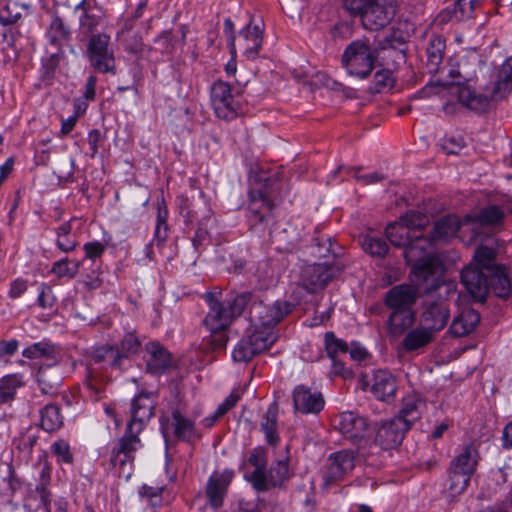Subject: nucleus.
I'll return each instance as SVG.
<instances>
[{"mask_svg": "<svg viewBox=\"0 0 512 512\" xmlns=\"http://www.w3.org/2000/svg\"><path fill=\"white\" fill-rule=\"evenodd\" d=\"M156 397L152 392L142 391L131 402L130 419L124 434L118 438L110 451V465L118 469L119 477L129 479L136 452L142 447L139 435L154 415Z\"/></svg>", "mask_w": 512, "mask_h": 512, "instance_id": "nucleus-1", "label": "nucleus"}, {"mask_svg": "<svg viewBox=\"0 0 512 512\" xmlns=\"http://www.w3.org/2000/svg\"><path fill=\"white\" fill-rule=\"evenodd\" d=\"M283 184L277 174L266 176L260 174L249 192L247 220L251 231L260 237L271 234L275 224L273 215L274 201Z\"/></svg>", "mask_w": 512, "mask_h": 512, "instance_id": "nucleus-2", "label": "nucleus"}, {"mask_svg": "<svg viewBox=\"0 0 512 512\" xmlns=\"http://www.w3.org/2000/svg\"><path fill=\"white\" fill-rule=\"evenodd\" d=\"M433 243L430 236L413 233V238L403 251L407 264L411 266L412 281L417 286L430 283L428 291L443 285L445 271L442 261L429 252Z\"/></svg>", "mask_w": 512, "mask_h": 512, "instance_id": "nucleus-3", "label": "nucleus"}, {"mask_svg": "<svg viewBox=\"0 0 512 512\" xmlns=\"http://www.w3.org/2000/svg\"><path fill=\"white\" fill-rule=\"evenodd\" d=\"M512 92V57L508 58L497 72V78L491 90L486 93H477L469 86L458 89V100L470 110L484 112L491 101L504 99Z\"/></svg>", "mask_w": 512, "mask_h": 512, "instance_id": "nucleus-4", "label": "nucleus"}, {"mask_svg": "<svg viewBox=\"0 0 512 512\" xmlns=\"http://www.w3.org/2000/svg\"><path fill=\"white\" fill-rule=\"evenodd\" d=\"M496 239L487 238L475 250V259L487 269L488 291H492L497 297L507 298L511 293V280L507 274V268L496 263Z\"/></svg>", "mask_w": 512, "mask_h": 512, "instance_id": "nucleus-5", "label": "nucleus"}, {"mask_svg": "<svg viewBox=\"0 0 512 512\" xmlns=\"http://www.w3.org/2000/svg\"><path fill=\"white\" fill-rule=\"evenodd\" d=\"M378 53L366 39L352 41L344 50L342 63L347 72L360 79L367 78L375 67Z\"/></svg>", "mask_w": 512, "mask_h": 512, "instance_id": "nucleus-6", "label": "nucleus"}, {"mask_svg": "<svg viewBox=\"0 0 512 512\" xmlns=\"http://www.w3.org/2000/svg\"><path fill=\"white\" fill-rule=\"evenodd\" d=\"M242 93L228 82L216 80L210 87V103L219 119L231 121L242 113Z\"/></svg>", "mask_w": 512, "mask_h": 512, "instance_id": "nucleus-7", "label": "nucleus"}, {"mask_svg": "<svg viewBox=\"0 0 512 512\" xmlns=\"http://www.w3.org/2000/svg\"><path fill=\"white\" fill-rule=\"evenodd\" d=\"M160 427L166 441L173 437L176 441L194 445L202 437L195 420L185 416L179 406L172 407L170 413L161 415Z\"/></svg>", "mask_w": 512, "mask_h": 512, "instance_id": "nucleus-8", "label": "nucleus"}, {"mask_svg": "<svg viewBox=\"0 0 512 512\" xmlns=\"http://www.w3.org/2000/svg\"><path fill=\"white\" fill-rule=\"evenodd\" d=\"M425 285L424 292L426 298L423 302L420 324L425 325L436 334L444 329L450 319L449 303L446 298L433 295L437 289L427 290L430 287V283Z\"/></svg>", "mask_w": 512, "mask_h": 512, "instance_id": "nucleus-9", "label": "nucleus"}, {"mask_svg": "<svg viewBox=\"0 0 512 512\" xmlns=\"http://www.w3.org/2000/svg\"><path fill=\"white\" fill-rule=\"evenodd\" d=\"M294 305L288 301H276L273 305H266L262 301L252 302L249 310L250 321L255 327L273 329L275 325L292 312Z\"/></svg>", "mask_w": 512, "mask_h": 512, "instance_id": "nucleus-10", "label": "nucleus"}, {"mask_svg": "<svg viewBox=\"0 0 512 512\" xmlns=\"http://www.w3.org/2000/svg\"><path fill=\"white\" fill-rule=\"evenodd\" d=\"M343 267L339 264L314 263L307 265L301 271L303 288L309 293L322 290L326 285L337 278Z\"/></svg>", "mask_w": 512, "mask_h": 512, "instance_id": "nucleus-11", "label": "nucleus"}, {"mask_svg": "<svg viewBox=\"0 0 512 512\" xmlns=\"http://www.w3.org/2000/svg\"><path fill=\"white\" fill-rule=\"evenodd\" d=\"M396 11V0H369L362 15V25L370 31L383 29L393 20Z\"/></svg>", "mask_w": 512, "mask_h": 512, "instance_id": "nucleus-12", "label": "nucleus"}, {"mask_svg": "<svg viewBox=\"0 0 512 512\" xmlns=\"http://www.w3.org/2000/svg\"><path fill=\"white\" fill-rule=\"evenodd\" d=\"M178 207L186 223L208 221L212 214L209 200L205 197L204 192L197 188H194V193L191 196L181 195L178 197Z\"/></svg>", "mask_w": 512, "mask_h": 512, "instance_id": "nucleus-13", "label": "nucleus"}, {"mask_svg": "<svg viewBox=\"0 0 512 512\" xmlns=\"http://www.w3.org/2000/svg\"><path fill=\"white\" fill-rule=\"evenodd\" d=\"M110 37L107 34H93L87 46V54L91 65L102 73L115 74V60L109 51Z\"/></svg>", "mask_w": 512, "mask_h": 512, "instance_id": "nucleus-14", "label": "nucleus"}, {"mask_svg": "<svg viewBox=\"0 0 512 512\" xmlns=\"http://www.w3.org/2000/svg\"><path fill=\"white\" fill-rule=\"evenodd\" d=\"M409 429L403 419L392 417L383 420L376 429L375 443L385 450L396 448L402 443Z\"/></svg>", "mask_w": 512, "mask_h": 512, "instance_id": "nucleus-15", "label": "nucleus"}, {"mask_svg": "<svg viewBox=\"0 0 512 512\" xmlns=\"http://www.w3.org/2000/svg\"><path fill=\"white\" fill-rule=\"evenodd\" d=\"M354 453L350 450H340L329 455L326 469L323 472L325 486L342 481L354 468Z\"/></svg>", "mask_w": 512, "mask_h": 512, "instance_id": "nucleus-16", "label": "nucleus"}, {"mask_svg": "<svg viewBox=\"0 0 512 512\" xmlns=\"http://www.w3.org/2000/svg\"><path fill=\"white\" fill-rule=\"evenodd\" d=\"M461 283L474 298L483 300L488 292L487 269L473 256V262L461 271Z\"/></svg>", "mask_w": 512, "mask_h": 512, "instance_id": "nucleus-17", "label": "nucleus"}, {"mask_svg": "<svg viewBox=\"0 0 512 512\" xmlns=\"http://www.w3.org/2000/svg\"><path fill=\"white\" fill-rule=\"evenodd\" d=\"M365 385L377 400L392 402L398 389L396 377L386 369H378L366 376Z\"/></svg>", "mask_w": 512, "mask_h": 512, "instance_id": "nucleus-18", "label": "nucleus"}, {"mask_svg": "<svg viewBox=\"0 0 512 512\" xmlns=\"http://www.w3.org/2000/svg\"><path fill=\"white\" fill-rule=\"evenodd\" d=\"M143 360L146 372L152 375H162L173 365V355L159 341L145 344Z\"/></svg>", "mask_w": 512, "mask_h": 512, "instance_id": "nucleus-19", "label": "nucleus"}, {"mask_svg": "<svg viewBox=\"0 0 512 512\" xmlns=\"http://www.w3.org/2000/svg\"><path fill=\"white\" fill-rule=\"evenodd\" d=\"M204 298L209 307L204 325L211 333L225 331L233 321L227 306L212 292H207Z\"/></svg>", "mask_w": 512, "mask_h": 512, "instance_id": "nucleus-20", "label": "nucleus"}, {"mask_svg": "<svg viewBox=\"0 0 512 512\" xmlns=\"http://www.w3.org/2000/svg\"><path fill=\"white\" fill-rule=\"evenodd\" d=\"M234 476L235 473L232 469H225L222 472L214 471L209 476L205 494L207 502L212 508L218 509L222 507Z\"/></svg>", "mask_w": 512, "mask_h": 512, "instance_id": "nucleus-21", "label": "nucleus"}, {"mask_svg": "<svg viewBox=\"0 0 512 512\" xmlns=\"http://www.w3.org/2000/svg\"><path fill=\"white\" fill-rule=\"evenodd\" d=\"M484 0H456L452 6L442 9L434 19L436 25L442 26L451 21L462 22L475 17L476 10Z\"/></svg>", "mask_w": 512, "mask_h": 512, "instance_id": "nucleus-22", "label": "nucleus"}, {"mask_svg": "<svg viewBox=\"0 0 512 512\" xmlns=\"http://www.w3.org/2000/svg\"><path fill=\"white\" fill-rule=\"evenodd\" d=\"M295 411L301 414H318L325 405V399L320 391H312L304 384L297 385L292 391Z\"/></svg>", "mask_w": 512, "mask_h": 512, "instance_id": "nucleus-23", "label": "nucleus"}, {"mask_svg": "<svg viewBox=\"0 0 512 512\" xmlns=\"http://www.w3.org/2000/svg\"><path fill=\"white\" fill-rule=\"evenodd\" d=\"M418 298V291L409 284H399L385 293L384 303L390 311L414 310Z\"/></svg>", "mask_w": 512, "mask_h": 512, "instance_id": "nucleus-24", "label": "nucleus"}, {"mask_svg": "<svg viewBox=\"0 0 512 512\" xmlns=\"http://www.w3.org/2000/svg\"><path fill=\"white\" fill-rule=\"evenodd\" d=\"M368 423L366 418L357 413L346 411L339 415L337 428L339 432L354 444L364 439Z\"/></svg>", "mask_w": 512, "mask_h": 512, "instance_id": "nucleus-25", "label": "nucleus"}, {"mask_svg": "<svg viewBox=\"0 0 512 512\" xmlns=\"http://www.w3.org/2000/svg\"><path fill=\"white\" fill-rule=\"evenodd\" d=\"M267 463V449L263 446H258L252 449L248 459L242 463L240 469H245L247 465L254 467V471L251 474L244 475V478L251 484L253 489L266 487L264 481V471L267 468Z\"/></svg>", "mask_w": 512, "mask_h": 512, "instance_id": "nucleus-26", "label": "nucleus"}, {"mask_svg": "<svg viewBox=\"0 0 512 512\" xmlns=\"http://www.w3.org/2000/svg\"><path fill=\"white\" fill-rule=\"evenodd\" d=\"M114 359L110 366L115 369H121L123 360L136 355L141 350V340L135 332H127L121 340L114 344Z\"/></svg>", "mask_w": 512, "mask_h": 512, "instance_id": "nucleus-27", "label": "nucleus"}, {"mask_svg": "<svg viewBox=\"0 0 512 512\" xmlns=\"http://www.w3.org/2000/svg\"><path fill=\"white\" fill-rule=\"evenodd\" d=\"M262 41V30L258 25L252 26L250 23L239 33L238 45L249 60H254L258 56Z\"/></svg>", "mask_w": 512, "mask_h": 512, "instance_id": "nucleus-28", "label": "nucleus"}, {"mask_svg": "<svg viewBox=\"0 0 512 512\" xmlns=\"http://www.w3.org/2000/svg\"><path fill=\"white\" fill-rule=\"evenodd\" d=\"M416 321L415 310H395L391 311L387 322V333L390 337L399 338L412 328Z\"/></svg>", "mask_w": 512, "mask_h": 512, "instance_id": "nucleus-29", "label": "nucleus"}, {"mask_svg": "<svg viewBox=\"0 0 512 512\" xmlns=\"http://www.w3.org/2000/svg\"><path fill=\"white\" fill-rule=\"evenodd\" d=\"M291 477L289 460L274 461L270 468L264 471L265 488H254L257 492H267L271 488H281Z\"/></svg>", "mask_w": 512, "mask_h": 512, "instance_id": "nucleus-30", "label": "nucleus"}, {"mask_svg": "<svg viewBox=\"0 0 512 512\" xmlns=\"http://www.w3.org/2000/svg\"><path fill=\"white\" fill-rule=\"evenodd\" d=\"M65 58L63 48H58L56 51L48 53L41 58V67L39 70L38 85L39 87H49L54 83L56 71L60 63Z\"/></svg>", "mask_w": 512, "mask_h": 512, "instance_id": "nucleus-31", "label": "nucleus"}, {"mask_svg": "<svg viewBox=\"0 0 512 512\" xmlns=\"http://www.w3.org/2000/svg\"><path fill=\"white\" fill-rule=\"evenodd\" d=\"M446 49V40L441 35H433L428 41L426 48V66L430 73L436 74L440 71Z\"/></svg>", "mask_w": 512, "mask_h": 512, "instance_id": "nucleus-32", "label": "nucleus"}, {"mask_svg": "<svg viewBox=\"0 0 512 512\" xmlns=\"http://www.w3.org/2000/svg\"><path fill=\"white\" fill-rule=\"evenodd\" d=\"M404 335L402 346L405 351L412 352L430 344L435 333L425 325L420 324V326L408 330Z\"/></svg>", "mask_w": 512, "mask_h": 512, "instance_id": "nucleus-33", "label": "nucleus"}, {"mask_svg": "<svg viewBox=\"0 0 512 512\" xmlns=\"http://www.w3.org/2000/svg\"><path fill=\"white\" fill-rule=\"evenodd\" d=\"M37 384L45 395L58 393L62 378L57 369L51 365L40 366L36 373Z\"/></svg>", "mask_w": 512, "mask_h": 512, "instance_id": "nucleus-34", "label": "nucleus"}, {"mask_svg": "<svg viewBox=\"0 0 512 512\" xmlns=\"http://www.w3.org/2000/svg\"><path fill=\"white\" fill-rule=\"evenodd\" d=\"M478 450L470 443L462 448V451L451 461L450 467L453 471H460L472 475L478 464Z\"/></svg>", "mask_w": 512, "mask_h": 512, "instance_id": "nucleus-35", "label": "nucleus"}, {"mask_svg": "<svg viewBox=\"0 0 512 512\" xmlns=\"http://www.w3.org/2000/svg\"><path fill=\"white\" fill-rule=\"evenodd\" d=\"M52 467L45 461L40 469L35 492L37 493L40 502L45 512H51L52 493L50 490Z\"/></svg>", "mask_w": 512, "mask_h": 512, "instance_id": "nucleus-36", "label": "nucleus"}, {"mask_svg": "<svg viewBox=\"0 0 512 512\" xmlns=\"http://www.w3.org/2000/svg\"><path fill=\"white\" fill-rule=\"evenodd\" d=\"M480 321L479 313L474 309H466L456 317L450 325L451 334L462 337L472 332Z\"/></svg>", "mask_w": 512, "mask_h": 512, "instance_id": "nucleus-37", "label": "nucleus"}, {"mask_svg": "<svg viewBox=\"0 0 512 512\" xmlns=\"http://www.w3.org/2000/svg\"><path fill=\"white\" fill-rule=\"evenodd\" d=\"M424 405L423 400L419 396L416 394H409L403 398L402 407L395 418L403 419L410 428L415 421L420 419L421 408Z\"/></svg>", "mask_w": 512, "mask_h": 512, "instance_id": "nucleus-38", "label": "nucleus"}, {"mask_svg": "<svg viewBox=\"0 0 512 512\" xmlns=\"http://www.w3.org/2000/svg\"><path fill=\"white\" fill-rule=\"evenodd\" d=\"M460 225L461 224L457 216H444L435 222L430 237L434 242L440 240H447L456 235L460 228Z\"/></svg>", "mask_w": 512, "mask_h": 512, "instance_id": "nucleus-39", "label": "nucleus"}, {"mask_svg": "<svg viewBox=\"0 0 512 512\" xmlns=\"http://www.w3.org/2000/svg\"><path fill=\"white\" fill-rule=\"evenodd\" d=\"M277 416L278 405L273 403L268 407L260 424V429L265 435L266 442L272 446H276L280 441L277 431Z\"/></svg>", "mask_w": 512, "mask_h": 512, "instance_id": "nucleus-40", "label": "nucleus"}, {"mask_svg": "<svg viewBox=\"0 0 512 512\" xmlns=\"http://www.w3.org/2000/svg\"><path fill=\"white\" fill-rule=\"evenodd\" d=\"M46 37L49 43L58 48H62L63 43L70 38L69 27L64 23L63 19L54 14L51 23L47 29Z\"/></svg>", "mask_w": 512, "mask_h": 512, "instance_id": "nucleus-41", "label": "nucleus"}, {"mask_svg": "<svg viewBox=\"0 0 512 512\" xmlns=\"http://www.w3.org/2000/svg\"><path fill=\"white\" fill-rule=\"evenodd\" d=\"M61 409L55 404H47L40 410V427L46 432H55L63 426Z\"/></svg>", "mask_w": 512, "mask_h": 512, "instance_id": "nucleus-42", "label": "nucleus"}, {"mask_svg": "<svg viewBox=\"0 0 512 512\" xmlns=\"http://www.w3.org/2000/svg\"><path fill=\"white\" fill-rule=\"evenodd\" d=\"M22 355L27 359L45 358L47 360H52L54 365L57 363V348L54 344L46 340L33 343L26 347L22 351Z\"/></svg>", "mask_w": 512, "mask_h": 512, "instance_id": "nucleus-43", "label": "nucleus"}, {"mask_svg": "<svg viewBox=\"0 0 512 512\" xmlns=\"http://www.w3.org/2000/svg\"><path fill=\"white\" fill-rule=\"evenodd\" d=\"M246 337L250 340L249 342H251L257 354L269 349L277 339L273 329L259 326L251 334L246 335Z\"/></svg>", "mask_w": 512, "mask_h": 512, "instance_id": "nucleus-44", "label": "nucleus"}, {"mask_svg": "<svg viewBox=\"0 0 512 512\" xmlns=\"http://www.w3.org/2000/svg\"><path fill=\"white\" fill-rule=\"evenodd\" d=\"M385 232L386 237L393 246L404 249L413 238L414 233L401 221L389 224Z\"/></svg>", "mask_w": 512, "mask_h": 512, "instance_id": "nucleus-45", "label": "nucleus"}, {"mask_svg": "<svg viewBox=\"0 0 512 512\" xmlns=\"http://www.w3.org/2000/svg\"><path fill=\"white\" fill-rule=\"evenodd\" d=\"M87 396L97 402L105 396V381L93 368L87 367L85 382Z\"/></svg>", "mask_w": 512, "mask_h": 512, "instance_id": "nucleus-46", "label": "nucleus"}, {"mask_svg": "<svg viewBox=\"0 0 512 512\" xmlns=\"http://www.w3.org/2000/svg\"><path fill=\"white\" fill-rule=\"evenodd\" d=\"M118 41L122 44L124 50L136 56L137 58H142L144 54L151 52L152 47L144 44L142 36L138 32H134L128 34Z\"/></svg>", "mask_w": 512, "mask_h": 512, "instance_id": "nucleus-47", "label": "nucleus"}, {"mask_svg": "<svg viewBox=\"0 0 512 512\" xmlns=\"http://www.w3.org/2000/svg\"><path fill=\"white\" fill-rule=\"evenodd\" d=\"M359 242L362 249L372 257L383 258L389 250L386 241L378 236L363 235L360 237Z\"/></svg>", "mask_w": 512, "mask_h": 512, "instance_id": "nucleus-48", "label": "nucleus"}, {"mask_svg": "<svg viewBox=\"0 0 512 512\" xmlns=\"http://www.w3.org/2000/svg\"><path fill=\"white\" fill-rule=\"evenodd\" d=\"M22 386L20 376L6 375L0 379V402L6 403L14 400L16 391Z\"/></svg>", "mask_w": 512, "mask_h": 512, "instance_id": "nucleus-49", "label": "nucleus"}, {"mask_svg": "<svg viewBox=\"0 0 512 512\" xmlns=\"http://www.w3.org/2000/svg\"><path fill=\"white\" fill-rule=\"evenodd\" d=\"M400 221L405 224L410 231L416 234H423L421 231L429 224V216L423 212L410 210L401 216Z\"/></svg>", "mask_w": 512, "mask_h": 512, "instance_id": "nucleus-50", "label": "nucleus"}, {"mask_svg": "<svg viewBox=\"0 0 512 512\" xmlns=\"http://www.w3.org/2000/svg\"><path fill=\"white\" fill-rule=\"evenodd\" d=\"M80 262L65 257L55 261L51 267V273L58 278H74L79 272Z\"/></svg>", "mask_w": 512, "mask_h": 512, "instance_id": "nucleus-51", "label": "nucleus"}, {"mask_svg": "<svg viewBox=\"0 0 512 512\" xmlns=\"http://www.w3.org/2000/svg\"><path fill=\"white\" fill-rule=\"evenodd\" d=\"M85 5H86V0H81L78 4H76L75 10L76 11L83 10V14L80 17V26L84 31L91 33L99 25L100 20H101V15L95 13L90 8H86Z\"/></svg>", "mask_w": 512, "mask_h": 512, "instance_id": "nucleus-52", "label": "nucleus"}, {"mask_svg": "<svg viewBox=\"0 0 512 512\" xmlns=\"http://www.w3.org/2000/svg\"><path fill=\"white\" fill-rule=\"evenodd\" d=\"M311 254L317 258H324L333 254L337 255L336 245L332 243V239L326 235H317L313 237V244L311 246Z\"/></svg>", "mask_w": 512, "mask_h": 512, "instance_id": "nucleus-53", "label": "nucleus"}, {"mask_svg": "<svg viewBox=\"0 0 512 512\" xmlns=\"http://www.w3.org/2000/svg\"><path fill=\"white\" fill-rule=\"evenodd\" d=\"M324 346L327 356L330 359L338 357L339 354H346L349 346L344 340L337 338L333 332H326L324 335Z\"/></svg>", "mask_w": 512, "mask_h": 512, "instance_id": "nucleus-54", "label": "nucleus"}, {"mask_svg": "<svg viewBox=\"0 0 512 512\" xmlns=\"http://www.w3.org/2000/svg\"><path fill=\"white\" fill-rule=\"evenodd\" d=\"M471 475L460 472L453 471L449 468V476H448V490L452 496L461 495L468 487L470 483Z\"/></svg>", "mask_w": 512, "mask_h": 512, "instance_id": "nucleus-55", "label": "nucleus"}, {"mask_svg": "<svg viewBox=\"0 0 512 512\" xmlns=\"http://www.w3.org/2000/svg\"><path fill=\"white\" fill-rule=\"evenodd\" d=\"M51 453L55 456L56 462L60 465H73L74 455L71 447L64 439H58L51 445Z\"/></svg>", "mask_w": 512, "mask_h": 512, "instance_id": "nucleus-56", "label": "nucleus"}, {"mask_svg": "<svg viewBox=\"0 0 512 512\" xmlns=\"http://www.w3.org/2000/svg\"><path fill=\"white\" fill-rule=\"evenodd\" d=\"M252 298L253 294L246 291L235 295L231 300L227 301L229 315H231L233 320L241 316L247 306L250 303L252 304Z\"/></svg>", "mask_w": 512, "mask_h": 512, "instance_id": "nucleus-57", "label": "nucleus"}, {"mask_svg": "<svg viewBox=\"0 0 512 512\" xmlns=\"http://www.w3.org/2000/svg\"><path fill=\"white\" fill-rule=\"evenodd\" d=\"M504 211L497 205H490L479 211L476 216L477 222L484 225H493L500 223L504 218Z\"/></svg>", "mask_w": 512, "mask_h": 512, "instance_id": "nucleus-58", "label": "nucleus"}, {"mask_svg": "<svg viewBox=\"0 0 512 512\" xmlns=\"http://www.w3.org/2000/svg\"><path fill=\"white\" fill-rule=\"evenodd\" d=\"M250 340L244 336L235 346L232 352V357L236 362H248L257 352L253 349Z\"/></svg>", "mask_w": 512, "mask_h": 512, "instance_id": "nucleus-59", "label": "nucleus"}, {"mask_svg": "<svg viewBox=\"0 0 512 512\" xmlns=\"http://www.w3.org/2000/svg\"><path fill=\"white\" fill-rule=\"evenodd\" d=\"M83 250L85 260H91L93 265H101L99 260L106 251V246L103 243L99 241L87 242L83 245Z\"/></svg>", "mask_w": 512, "mask_h": 512, "instance_id": "nucleus-60", "label": "nucleus"}, {"mask_svg": "<svg viewBox=\"0 0 512 512\" xmlns=\"http://www.w3.org/2000/svg\"><path fill=\"white\" fill-rule=\"evenodd\" d=\"M56 303V297L53 294V290L47 283H41L39 285V294L37 297V304L42 309H51Z\"/></svg>", "mask_w": 512, "mask_h": 512, "instance_id": "nucleus-61", "label": "nucleus"}, {"mask_svg": "<svg viewBox=\"0 0 512 512\" xmlns=\"http://www.w3.org/2000/svg\"><path fill=\"white\" fill-rule=\"evenodd\" d=\"M89 358L96 364L104 362L107 358H110V362L114 359V346L105 344L94 347L90 353Z\"/></svg>", "mask_w": 512, "mask_h": 512, "instance_id": "nucleus-62", "label": "nucleus"}, {"mask_svg": "<svg viewBox=\"0 0 512 512\" xmlns=\"http://www.w3.org/2000/svg\"><path fill=\"white\" fill-rule=\"evenodd\" d=\"M154 42L161 46L162 54H172L175 49V37L172 30L162 31L155 39Z\"/></svg>", "mask_w": 512, "mask_h": 512, "instance_id": "nucleus-63", "label": "nucleus"}, {"mask_svg": "<svg viewBox=\"0 0 512 512\" xmlns=\"http://www.w3.org/2000/svg\"><path fill=\"white\" fill-rule=\"evenodd\" d=\"M374 85L377 92L384 88H392L394 86V79L390 70L382 69L374 75Z\"/></svg>", "mask_w": 512, "mask_h": 512, "instance_id": "nucleus-64", "label": "nucleus"}]
</instances>
